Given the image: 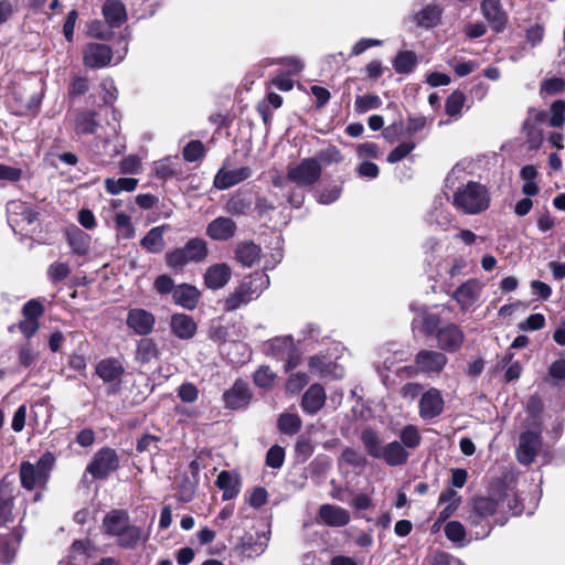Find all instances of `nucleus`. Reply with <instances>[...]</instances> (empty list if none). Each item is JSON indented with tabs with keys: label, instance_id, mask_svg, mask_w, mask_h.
Listing matches in <instances>:
<instances>
[{
	"label": "nucleus",
	"instance_id": "nucleus-22",
	"mask_svg": "<svg viewBox=\"0 0 565 565\" xmlns=\"http://www.w3.org/2000/svg\"><path fill=\"white\" fill-rule=\"evenodd\" d=\"M170 329L178 339L190 340L195 335L198 324L192 317L185 313H174L170 318Z\"/></svg>",
	"mask_w": 565,
	"mask_h": 565
},
{
	"label": "nucleus",
	"instance_id": "nucleus-50",
	"mask_svg": "<svg viewBox=\"0 0 565 565\" xmlns=\"http://www.w3.org/2000/svg\"><path fill=\"white\" fill-rule=\"evenodd\" d=\"M465 100L466 97L463 93L459 90L452 92L446 100V114L451 117L459 115L463 107Z\"/></svg>",
	"mask_w": 565,
	"mask_h": 565
},
{
	"label": "nucleus",
	"instance_id": "nucleus-11",
	"mask_svg": "<svg viewBox=\"0 0 565 565\" xmlns=\"http://www.w3.org/2000/svg\"><path fill=\"white\" fill-rule=\"evenodd\" d=\"M480 9L493 32L501 33L505 30L509 22V14L504 10L501 0H483L480 4Z\"/></svg>",
	"mask_w": 565,
	"mask_h": 565
},
{
	"label": "nucleus",
	"instance_id": "nucleus-45",
	"mask_svg": "<svg viewBox=\"0 0 565 565\" xmlns=\"http://www.w3.org/2000/svg\"><path fill=\"white\" fill-rule=\"evenodd\" d=\"M269 536L266 533L257 535L254 541L246 542L243 545L244 553L248 557H255L262 555L268 545Z\"/></svg>",
	"mask_w": 565,
	"mask_h": 565
},
{
	"label": "nucleus",
	"instance_id": "nucleus-1",
	"mask_svg": "<svg viewBox=\"0 0 565 565\" xmlns=\"http://www.w3.org/2000/svg\"><path fill=\"white\" fill-rule=\"evenodd\" d=\"M467 522L476 540L488 537L494 524L503 525L508 515L524 512L515 488L502 480L491 483L488 495L477 497L469 504Z\"/></svg>",
	"mask_w": 565,
	"mask_h": 565
},
{
	"label": "nucleus",
	"instance_id": "nucleus-26",
	"mask_svg": "<svg viewBox=\"0 0 565 565\" xmlns=\"http://www.w3.org/2000/svg\"><path fill=\"white\" fill-rule=\"evenodd\" d=\"M269 286V277L266 273H255L254 275L245 278L239 285V289L249 298L254 300Z\"/></svg>",
	"mask_w": 565,
	"mask_h": 565
},
{
	"label": "nucleus",
	"instance_id": "nucleus-39",
	"mask_svg": "<svg viewBox=\"0 0 565 565\" xmlns=\"http://www.w3.org/2000/svg\"><path fill=\"white\" fill-rule=\"evenodd\" d=\"M302 426V420L297 414L282 413L278 417L277 427L285 435L297 434Z\"/></svg>",
	"mask_w": 565,
	"mask_h": 565
},
{
	"label": "nucleus",
	"instance_id": "nucleus-40",
	"mask_svg": "<svg viewBox=\"0 0 565 565\" xmlns=\"http://www.w3.org/2000/svg\"><path fill=\"white\" fill-rule=\"evenodd\" d=\"M138 180L135 178H108L105 180V189L109 194L116 195L122 191L131 192L137 188Z\"/></svg>",
	"mask_w": 565,
	"mask_h": 565
},
{
	"label": "nucleus",
	"instance_id": "nucleus-56",
	"mask_svg": "<svg viewBox=\"0 0 565 565\" xmlns=\"http://www.w3.org/2000/svg\"><path fill=\"white\" fill-rule=\"evenodd\" d=\"M285 450L282 447L275 445L271 446L266 455V463L270 468L278 469L284 465Z\"/></svg>",
	"mask_w": 565,
	"mask_h": 565
},
{
	"label": "nucleus",
	"instance_id": "nucleus-13",
	"mask_svg": "<svg viewBox=\"0 0 565 565\" xmlns=\"http://www.w3.org/2000/svg\"><path fill=\"white\" fill-rule=\"evenodd\" d=\"M445 401L439 390L431 387L427 390L418 402L419 416L424 420L438 417L444 412Z\"/></svg>",
	"mask_w": 565,
	"mask_h": 565
},
{
	"label": "nucleus",
	"instance_id": "nucleus-46",
	"mask_svg": "<svg viewBox=\"0 0 565 565\" xmlns=\"http://www.w3.org/2000/svg\"><path fill=\"white\" fill-rule=\"evenodd\" d=\"M249 298L237 286L224 300V310L227 312L235 311L242 306L249 303Z\"/></svg>",
	"mask_w": 565,
	"mask_h": 565
},
{
	"label": "nucleus",
	"instance_id": "nucleus-47",
	"mask_svg": "<svg viewBox=\"0 0 565 565\" xmlns=\"http://www.w3.org/2000/svg\"><path fill=\"white\" fill-rule=\"evenodd\" d=\"M114 222L122 238L129 239L135 236V227L129 215L118 212L115 214Z\"/></svg>",
	"mask_w": 565,
	"mask_h": 565
},
{
	"label": "nucleus",
	"instance_id": "nucleus-17",
	"mask_svg": "<svg viewBox=\"0 0 565 565\" xmlns=\"http://www.w3.org/2000/svg\"><path fill=\"white\" fill-rule=\"evenodd\" d=\"M249 167H241L236 169L221 168L214 177V186L218 190L230 189L252 177Z\"/></svg>",
	"mask_w": 565,
	"mask_h": 565
},
{
	"label": "nucleus",
	"instance_id": "nucleus-18",
	"mask_svg": "<svg viewBox=\"0 0 565 565\" xmlns=\"http://www.w3.org/2000/svg\"><path fill=\"white\" fill-rule=\"evenodd\" d=\"M8 222L13 230L23 223L32 224L36 220V213L22 201H11L7 204Z\"/></svg>",
	"mask_w": 565,
	"mask_h": 565
},
{
	"label": "nucleus",
	"instance_id": "nucleus-64",
	"mask_svg": "<svg viewBox=\"0 0 565 565\" xmlns=\"http://www.w3.org/2000/svg\"><path fill=\"white\" fill-rule=\"evenodd\" d=\"M178 396L184 403H194L199 397V390L192 383H183L178 388Z\"/></svg>",
	"mask_w": 565,
	"mask_h": 565
},
{
	"label": "nucleus",
	"instance_id": "nucleus-23",
	"mask_svg": "<svg viewBox=\"0 0 565 565\" xmlns=\"http://www.w3.org/2000/svg\"><path fill=\"white\" fill-rule=\"evenodd\" d=\"M327 395L320 384H312L305 392L301 399V408L306 414H317L326 404Z\"/></svg>",
	"mask_w": 565,
	"mask_h": 565
},
{
	"label": "nucleus",
	"instance_id": "nucleus-54",
	"mask_svg": "<svg viewBox=\"0 0 565 565\" xmlns=\"http://www.w3.org/2000/svg\"><path fill=\"white\" fill-rule=\"evenodd\" d=\"M204 156V145L200 140L190 141L183 149V158L189 162H194Z\"/></svg>",
	"mask_w": 565,
	"mask_h": 565
},
{
	"label": "nucleus",
	"instance_id": "nucleus-19",
	"mask_svg": "<svg viewBox=\"0 0 565 565\" xmlns=\"http://www.w3.org/2000/svg\"><path fill=\"white\" fill-rule=\"evenodd\" d=\"M223 397L227 408L239 409L246 407L249 404L252 399V393L247 383L237 380L232 388L224 393Z\"/></svg>",
	"mask_w": 565,
	"mask_h": 565
},
{
	"label": "nucleus",
	"instance_id": "nucleus-25",
	"mask_svg": "<svg viewBox=\"0 0 565 565\" xmlns=\"http://www.w3.org/2000/svg\"><path fill=\"white\" fill-rule=\"evenodd\" d=\"M102 13L109 29H118L127 20L126 7L119 0H106Z\"/></svg>",
	"mask_w": 565,
	"mask_h": 565
},
{
	"label": "nucleus",
	"instance_id": "nucleus-3",
	"mask_svg": "<svg viewBox=\"0 0 565 565\" xmlns=\"http://www.w3.org/2000/svg\"><path fill=\"white\" fill-rule=\"evenodd\" d=\"M452 204L465 214H479L490 206V194L483 184L469 181L454 192Z\"/></svg>",
	"mask_w": 565,
	"mask_h": 565
},
{
	"label": "nucleus",
	"instance_id": "nucleus-49",
	"mask_svg": "<svg viewBox=\"0 0 565 565\" xmlns=\"http://www.w3.org/2000/svg\"><path fill=\"white\" fill-rule=\"evenodd\" d=\"M70 265L67 263L62 262L52 263L46 270L47 278L53 284L63 281L70 276Z\"/></svg>",
	"mask_w": 565,
	"mask_h": 565
},
{
	"label": "nucleus",
	"instance_id": "nucleus-12",
	"mask_svg": "<svg viewBox=\"0 0 565 565\" xmlns=\"http://www.w3.org/2000/svg\"><path fill=\"white\" fill-rule=\"evenodd\" d=\"M437 345L445 352H457L463 344L465 333L455 323H447L436 333Z\"/></svg>",
	"mask_w": 565,
	"mask_h": 565
},
{
	"label": "nucleus",
	"instance_id": "nucleus-32",
	"mask_svg": "<svg viewBox=\"0 0 565 565\" xmlns=\"http://www.w3.org/2000/svg\"><path fill=\"white\" fill-rule=\"evenodd\" d=\"M379 459H383L390 466L404 465L408 459V452L398 441H392L384 446Z\"/></svg>",
	"mask_w": 565,
	"mask_h": 565
},
{
	"label": "nucleus",
	"instance_id": "nucleus-28",
	"mask_svg": "<svg viewBox=\"0 0 565 565\" xmlns=\"http://www.w3.org/2000/svg\"><path fill=\"white\" fill-rule=\"evenodd\" d=\"M200 291L192 285L182 284L173 289V301L184 309L192 310L198 306Z\"/></svg>",
	"mask_w": 565,
	"mask_h": 565
},
{
	"label": "nucleus",
	"instance_id": "nucleus-42",
	"mask_svg": "<svg viewBox=\"0 0 565 565\" xmlns=\"http://www.w3.org/2000/svg\"><path fill=\"white\" fill-rule=\"evenodd\" d=\"M361 439L369 455L379 458L384 446H382L377 434L371 429H366L362 433Z\"/></svg>",
	"mask_w": 565,
	"mask_h": 565
},
{
	"label": "nucleus",
	"instance_id": "nucleus-59",
	"mask_svg": "<svg viewBox=\"0 0 565 565\" xmlns=\"http://www.w3.org/2000/svg\"><path fill=\"white\" fill-rule=\"evenodd\" d=\"M342 189L339 185H330L317 193V200L321 204H331L341 195Z\"/></svg>",
	"mask_w": 565,
	"mask_h": 565
},
{
	"label": "nucleus",
	"instance_id": "nucleus-9",
	"mask_svg": "<svg viewBox=\"0 0 565 565\" xmlns=\"http://www.w3.org/2000/svg\"><path fill=\"white\" fill-rule=\"evenodd\" d=\"M119 467V458L113 448H100L86 467V472L95 479H105Z\"/></svg>",
	"mask_w": 565,
	"mask_h": 565
},
{
	"label": "nucleus",
	"instance_id": "nucleus-7",
	"mask_svg": "<svg viewBox=\"0 0 565 565\" xmlns=\"http://www.w3.org/2000/svg\"><path fill=\"white\" fill-rule=\"evenodd\" d=\"M542 428L536 420H534L526 430L522 431L519 437L516 447V459L523 466L531 465L542 448Z\"/></svg>",
	"mask_w": 565,
	"mask_h": 565
},
{
	"label": "nucleus",
	"instance_id": "nucleus-38",
	"mask_svg": "<svg viewBox=\"0 0 565 565\" xmlns=\"http://www.w3.org/2000/svg\"><path fill=\"white\" fill-rule=\"evenodd\" d=\"M97 127L96 114L92 111H82L74 120V128L78 135H92Z\"/></svg>",
	"mask_w": 565,
	"mask_h": 565
},
{
	"label": "nucleus",
	"instance_id": "nucleus-52",
	"mask_svg": "<svg viewBox=\"0 0 565 565\" xmlns=\"http://www.w3.org/2000/svg\"><path fill=\"white\" fill-rule=\"evenodd\" d=\"M402 444L407 448H416L420 444V435L416 426L407 425L401 431Z\"/></svg>",
	"mask_w": 565,
	"mask_h": 565
},
{
	"label": "nucleus",
	"instance_id": "nucleus-14",
	"mask_svg": "<svg viewBox=\"0 0 565 565\" xmlns=\"http://www.w3.org/2000/svg\"><path fill=\"white\" fill-rule=\"evenodd\" d=\"M114 57L109 45L103 43H88L83 51L84 65L89 68L107 66Z\"/></svg>",
	"mask_w": 565,
	"mask_h": 565
},
{
	"label": "nucleus",
	"instance_id": "nucleus-34",
	"mask_svg": "<svg viewBox=\"0 0 565 565\" xmlns=\"http://www.w3.org/2000/svg\"><path fill=\"white\" fill-rule=\"evenodd\" d=\"M309 369L312 373L321 376H335L341 377L343 370L338 369L337 365H332L326 356L315 355L309 360Z\"/></svg>",
	"mask_w": 565,
	"mask_h": 565
},
{
	"label": "nucleus",
	"instance_id": "nucleus-36",
	"mask_svg": "<svg viewBox=\"0 0 565 565\" xmlns=\"http://www.w3.org/2000/svg\"><path fill=\"white\" fill-rule=\"evenodd\" d=\"M216 486L223 491L222 499L228 501L234 499L239 493V482L228 471H221L216 479Z\"/></svg>",
	"mask_w": 565,
	"mask_h": 565
},
{
	"label": "nucleus",
	"instance_id": "nucleus-10",
	"mask_svg": "<svg viewBox=\"0 0 565 565\" xmlns=\"http://www.w3.org/2000/svg\"><path fill=\"white\" fill-rule=\"evenodd\" d=\"M415 366L418 373L428 376L439 375L448 363L445 353L435 350H420L415 355Z\"/></svg>",
	"mask_w": 565,
	"mask_h": 565
},
{
	"label": "nucleus",
	"instance_id": "nucleus-63",
	"mask_svg": "<svg viewBox=\"0 0 565 565\" xmlns=\"http://www.w3.org/2000/svg\"><path fill=\"white\" fill-rule=\"evenodd\" d=\"M318 159V162L321 164H330V163H338L342 160L341 152L335 147H329L324 150L319 151L316 157Z\"/></svg>",
	"mask_w": 565,
	"mask_h": 565
},
{
	"label": "nucleus",
	"instance_id": "nucleus-16",
	"mask_svg": "<svg viewBox=\"0 0 565 565\" xmlns=\"http://www.w3.org/2000/svg\"><path fill=\"white\" fill-rule=\"evenodd\" d=\"M482 284L478 279H468L461 284L452 294L462 310L471 308L480 298Z\"/></svg>",
	"mask_w": 565,
	"mask_h": 565
},
{
	"label": "nucleus",
	"instance_id": "nucleus-5",
	"mask_svg": "<svg viewBox=\"0 0 565 565\" xmlns=\"http://www.w3.org/2000/svg\"><path fill=\"white\" fill-rule=\"evenodd\" d=\"M207 256V246L202 238H191L183 247L174 248L166 254L168 267L182 269L189 263H200Z\"/></svg>",
	"mask_w": 565,
	"mask_h": 565
},
{
	"label": "nucleus",
	"instance_id": "nucleus-27",
	"mask_svg": "<svg viewBox=\"0 0 565 565\" xmlns=\"http://www.w3.org/2000/svg\"><path fill=\"white\" fill-rule=\"evenodd\" d=\"M169 228L167 224L152 227L140 241V246L148 253H161L166 246L163 235Z\"/></svg>",
	"mask_w": 565,
	"mask_h": 565
},
{
	"label": "nucleus",
	"instance_id": "nucleus-51",
	"mask_svg": "<svg viewBox=\"0 0 565 565\" xmlns=\"http://www.w3.org/2000/svg\"><path fill=\"white\" fill-rule=\"evenodd\" d=\"M315 446L310 438L299 436L295 445V454L298 460L306 461L313 454Z\"/></svg>",
	"mask_w": 565,
	"mask_h": 565
},
{
	"label": "nucleus",
	"instance_id": "nucleus-8",
	"mask_svg": "<svg viewBox=\"0 0 565 565\" xmlns=\"http://www.w3.org/2000/svg\"><path fill=\"white\" fill-rule=\"evenodd\" d=\"M266 353L285 362V370L295 369L301 359L300 350L295 345L291 337H278L266 344Z\"/></svg>",
	"mask_w": 565,
	"mask_h": 565
},
{
	"label": "nucleus",
	"instance_id": "nucleus-44",
	"mask_svg": "<svg viewBox=\"0 0 565 565\" xmlns=\"http://www.w3.org/2000/svg\"><path fill=\"white\" fill-rule=\"evenodd\" d=\"M444 532L449 541L459 544L460 546L465 544L467 532L462 523L459 521H450L446 523Z\"/></svg>",
	"mask_w": 565,
	"mask_h": 565
},
{
	"label": "nucleus",
	"instance_id": "nucleus-2",
	"mask_svg": "<svg viewBox=\"0 0 565 565\" xmlns=\"http://www.w3.org/2000/svg\"><path fill=\"white\" fill-rule=\"evenodd\" d=\"M102 527L106 535L115 537L116 544L125 550H135L148 540V535L140 526L130 523L126 510L109 511L104 516Z\"/></svg>",
	"mask_w": 565,
	"mask_h": 565
},
{
	"label": "nucleus",
	"instance_id": "nucleus-62",
	"mask_svg": "<svg viewBox=\"0 0 565 565\" xmlns=\"http://www.w3.org/2000/svg\"><path fill=\"white\" fill-rule=\"evenodd\" d=\"M159 441L160 437L147 434L138 440L136 449L138 452H156L159 450Z\"/></svg>",
	"mask_w": 565,
	"mask_h": 565
},
{
	"label": "nucleus",
	"instance_id": "nucleus-58",
	"mask_svg": "<svg viewBox=\"0 0 565 565\" xmlns=\"http://www.w3.org/2000/svg\"><path fill=\"white\" fill-rule=\"evenodd\" d=\"M565 121V102L556 100L551 106L550 125L552 127H562Z\"/></svg>",
	"mask_w": 565,
	"mask_h": 565
},
{
	"label": "nucleus",
	"instance_id": "nucleus-53",
	"mask_svg": "<svg viewBox=\"0 0 565 565\" xmlns=\"http://www.w3.org/2000/svg\"><path fill=\"white\" fill-rule=\"evenodd\" d=\"M276 374L268 366H260L254 373V383L262 388H269L275 382Z\"/></svg>",
	"mask_w": 565,
	"mask_h": 565
},
{
	"label": "nucleus",
	"instance_id": "nucleus-35",
	"mask_svg": "<svg viewBox=\"0 0 565 565\" xmlns=\"http://www.w3.org/2000/svg\"><path fill=\"white\" fill-rule=\"evenodd\" d=\"M253 206V199L247 193H235L231 196L225 205L227 213L232 215H246L249 213Z\"/></svg>",
	"mask_w": 565,
	"mask_h": 565
},
{
	"label": "nucleus",
	"instance_id": "nucleus-48",
	"mask_svg": "<svg viewBox=\"0 0 565 565\" xmlns=\"http://www.w3.org/2000/svg\"><path fill=\"white\" fill-rule=\"evenodd\" d=\"M382 105V100L377 95L366 94L356 96L354 107L358 113H367L372 109H377Z\"/></svg>",
	"mask_w": 565,
	"mask_h": 565
},
{
	"label": "nucleus",
	"instance_id": "nucleus-24",
	"mask_svg": "<svg viewBox=\"0 0 565 565\" xmlns=\"http://www.w3.org/2000/svg\"><path fill=\"white\" fill-rule=\"evenodd\" d=\"M124 373L121 362L114 358L103 359L96 365V374L105 383H120Z\"/></svg>",
	"mask_w": 565,
	"mask_h": 565
},
{
	"label": "nucleus",
	"instance_id": "nucleus-31",
	"mask_svg": "<svg viewBox=\"0 0 565 565\" xmlns=\"http://www.w3.org/2000/svg\"><path fill=\"white\" fill-rule=\"evenodd\" d=\"M262 249L253 242H241L235 249V258L245 267L254 266L260 259Z\"/></svg>",
	"mask_w": 565,
	"mask_h": 565
},
{
	"label": "nucleus",
	"instance_id": "nucleus-29",
	"mask_svg": "<svg viewBox=\"0 0 565 565\" xmlns=\"http://www.w3.org/2000/svg\"><path fill=\"white\" fill-rule=\"evenodd\" d=\"M319 516L329 526H344L350 522V513L345 509L331 504L321 505Z\"/></svg>",
	"mask_w": 565,
	"mask_h": 565
},
{
	"label": "nucleus",
	"instance_id": "nucleus-4",
	"mask_svg": "<svg viewBox=\"0 0 565 565\" xmlns=\"http://www.w3.org/2000/svg\"><path fill=\"white\" fill-rule=\"evenodd\" d=\"M55 461V456L51 451L43 454L35 463L22 461L19 469L21 486L26 490H44Z\"/></svg>",
	"mask_w": 565,
	"mask_h": 565
},
{
	"label": "nucleus",
	"instance_id": "nucleus-33",
	"mask_svg": "<svg viewBox=\"0 0 565 565\" xmlns=\"http://www.w3.org/2000/svg\"><path fill=\"white\" fill-rule=\"evenodd\" d=\"M460 502L461 497L458 494L456 490L447 489L444 492H441L438 503L445 507L440 510L438 514V521L444 522L448 520L458 509Z\"/></svg>",
	"mask_w": 565,
	"mask_h": 565
},
{
	"label": "nucleus",
	"instance_id": "nucleus-30",
	"mask_svg": "<svg viewBox=\"0 0 565 565\" xmlns=\"http://www.w3.org/2000/svg\"><path fill=\"white\" fill-rule=\"evenodd\" d=\"M66 241L73 253L79 256L86 255L90 248V236L77 226L66 231Z\"/></svg>",
	"mask_w": 565,
	"mask_h": 565
},
{
	"label": "nucleus",
	"instance_id": "nucleus-55",
	"mask_svg": "<svg viewBox=\"0 0 565 565\" xmlns=\"http://www.w3.org/2000/svg\"><path fill=\"white\" fill-rule=\"evenodd\" d=\"M308 382L309 377L306 373H292L287 380L286 390L291 394H297L307 385Z\"/></svg>",
	"mask_w": 565,
	"mask_h": 565
},
{
	"label": "nucleus",
	"instance_id": "nucleus-20",
	"mask_svg": "<svg viewBox=\"0 0 565 565\" xmlns=\"http://www.w3.org/2000/svg\"><path fill=\"white\" fill-rule=\"evenodd\" d=\"M236 223L225 216L214 218L207 224L206 235L214 241H228L236 234Z\"/></svg>",
	"mask_w": 565,
	"mask_h": 565
},
{
	"label": "nucleus",
	"instance_id": "nucleus-57",
	"mask_svg": "<svg viewBox=\"0 0 565 565\" xmlns=\"http://www.w3.org/2000/svg\"><path fill=\"white\" fill-rule=\"evenodd\" d=\"M415 149V143L412 141L403 142L395 147L387 156V162L396 163L407 157Z\"/></svg>",
	"mask_w": 565,
	"mask_h": 565
},
{
	"label": "nucleus",
	"instance_id": "nucleus-6",
	"mask_svg": "<svg viewBox=\"0 0 565 565\" xmlns=\"http://www.w3.org/2000/svg\"><path fill=\"white\" fill-rule=\"evenodd\" d=\"M322 167L317 158H305L287 168L286 181L299 189H311L321 178Z\"/></svg>",
	"mask_w": 565,
	"mask_h": 565
},
{
	"label": "nucleus",
	"instance_id": "nucleus-61",
	"mask_svg": "<svg viewBox=\"0 0 565 565\" xmlns=\"http://www.w3.org/2000/svg\"><path fill=\"white\" fill-rule=\"evenodd\" d=\"M420 321H422V326H423V331L427 335L434 334L436 337L437 330L441 328V327H439V322H440L439 317L434 313L424 312L420 318Z\"/></svg>",
	"mask_w": 565,
	"mask_h": 565
},
{
	"label": "nucleus",
	"instance_id": "nucleus-60",
	"mask_svg": "<svg viewBox=\"0 0 565 565\" xmlns=\"http://www.w3.org/2000/svg\"><path fill=\"white\" fill-rule=\"evenodd\" d=\"M13 497H0V524L13 521Z\"/></svg>",
	"mask_w": 565,
	"mask_h": 565
},
{
	"label": "nucleus",
	"instance_id": "nucleus-43",
	"mask_svg": "<svg viewBox=\"0 0 565 565\" xmlns=\"http://www.w3.org/2000/svg\"><path fill=\"white\" fill-rule=\"evenodd\" d=\"M113 30L114 29H109L106 21H102V20H97V19L92 20L87 24V35L89 38H94V39L102 40V41L110 40L113 36Z\"/></svg>",
	"mask_w": 565,
	"mask_h": 565
},
{
	"label": "nucleus",
	"instance_id": "nucleus-21",
	"mask_svg": "<svg viewBox=\"0 0 565 565\" xmlns=\"http://www.w3.org/2000/svg\"><path fill=\"white\" fill-rule=\"evenodd\" d=\"M232 277V269L225 263L211 265L204 274V282L209 289L217 290L227 285Z\"/></svg>",
	"mask_w": 565,
	"mask_h": 565
},
{
	"label": "nucleus",
	"instance_id": "nucleus-15",
	"mask_svg": "<svg viewBox=\"0 0 565 565\" xmlns=\"http://www.w3.org/2000/svg\"><path fill=\"white\" fill-rule=\"evenodd\" d=\"M154 316L141 308L130 309L127 313L126 324L138 335H148L153 331Z\"/></svg>",
	"mask_w": 565,
	"mask_h": 565
},
{
	"label": "nucleus",
	"instance_id": "nucleus-37",
	"mask_svg": "<svg viewBox=\"0 0 565 565\" xmlns=\"http://www.w3.org/2000/svg\"><path fill=\"white\" fill-rule=\"evenodd\" d=\"M441 17V9L436 4H428L420 11L413 15V20L418 26L431 28L435 26Z\"/></svg>",
	"mask_w": 565,
	"mask_h": 565
},
{
	"label": "nucleus",
	"instance_id": "nucleus-41",
	"mask_svg": "<svg viewBox=\"0 0 565 565\" xmlns=\"http://www.w3.org/2000/svg\"><path fill=\"white\" fill-rule=\"evenodd\" d=\"M417 63L416 54L412 51L399 52L394 58V68L398 74L411 73Z\"/></svg>",
	"mask_w": 565,
	"mask_h": 565
}]
</instances>
